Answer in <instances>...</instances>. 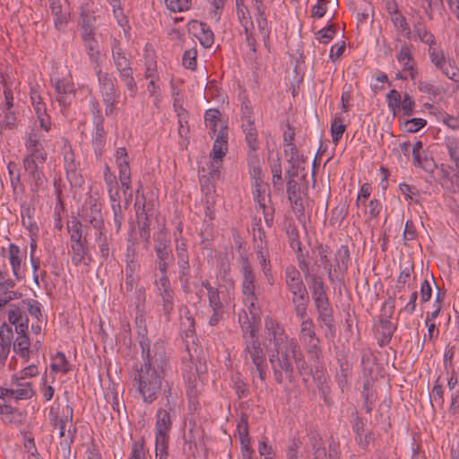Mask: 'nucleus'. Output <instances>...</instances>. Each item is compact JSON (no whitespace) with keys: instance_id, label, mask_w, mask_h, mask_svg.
<instances>
[{"instance_id":"f257e3e1","label":"nucleus","mask_w":459,"mask_h":459,"mask_svg":"<svg viewBox=\"0 0 459 459\" xmlns=\"http://www.w3.org/2000/svg\"><path fill=\"white\" fill-rule=\"evenodd\" d=\"M264 330L269 342L273 343L274 348L269 356V361L275 381L278 384H282L284 378L290 381L293 377L292 359L299 371L306 366L297 340L290 337L283 326L272 316L265 317Z\"/></svg>"},{"instance_id":"f03ea898","label":"nucleus","mask_w":459,"mask_h":459,"mask_svg":"<svg viewBox=\"0 0 459 459\" xmlns=\"http://www.w3.org/2000/svg\"><path fill=\"white\" fill-rule=\"evenodd\" d=\"M143 363L134 376L138 393L143 403H153L160 394L167 374L168 363L162 342H157L152 348L141 342Z\"/></svg>"},{"instance_id":"7ed1b4c3","label":"nucleus","mask_w":459,"mask_h":459,"mask_svg":"<svg viewBox=\"0 0 459 459\" xmlns=\"http://www.w3.org/2000/svg\"><path fill=\"white\" fill-rule=\"evenodd\" d=\"M240 272L242 274L241 292L243 302L250 315L249 317L245 310H242L238 315V323L243 332V338H246L249 337L252 333L255 335L258 332L255 321L260 314L257 295L259 286L256 284L255 275L247 258L241 259Z\"/></svg>"},{"instance_id":"20e7f679","label":"nucleus","mask_w":459,"mask_h":459,"mask_svg":"<svg viewBox=\"0 0 459 459\" xmlns=\"http://www.w3.org/2000/svg\"><path fill=\"white\" fill-rule=\"evenodd\" d=\"M166 404L157 410L155 414V458L166 459L168 456V446L169 433L172 429V421L175 417L174 403L169 396L166 397Z\"/></svg>"},{"instance_id":"39448f33","label":"nucleus","mask_w":459,"mask_h":459,"mask_svg":"<svg viewBox=\"0 0 459 459\" xmlns=\"http://www.w3.org/2000/svg\"><path fill=\"white\" fill-rule=\"evenodd\" d=\"M99 90L105 106V114L108 117H116L117 114V104L120 97L116 77L100 67L96 69Z\"/></svg>"},{"instance_id":"423d86ee","label":"nucleus","mask_w":459,"mask_h":459,"mask_svg":"<svg viewBox=\"0 0 459 459\" xmlns=\"http://www.w3.org/2000/svg\"><path fill=\"white\" fill-rule=\"evenodd\" d=\"M112 60L118 73L119 79L124 83L129 97L134 99L138 90L134 78V71L129 58L117 41L112 45Z\"/></svg>"},{"instance_id":"0eeeda50","label":"nucleus","mask_w":459,"mask_h":459,"mask_svg":"<svg viewBox=\"0 0 459 459\" xmlns=\"http://www.w3.org/2000/svg\"><path fill=\"white\" fill-rule=\"evenodd\" d=\"M245 349L243 359L246 365H254L255 371L262 382L265 380L266 375V362L265 355L257 334L254 335L252 333L249 337L244 338Z\"/></svg>"},{"instance_id":"6e6552de","label":"nucleus","mask_w":459,"mask_h":459,"mask_svg":"<svg viewBox=\"0 0 459 459\" xmlns=\"http://www.w3.org/2000/svg\"><path fill=\"white\" fill-rule=\"evenodd\" d=\"M428 55L436 69L448 79L459 82V68L455 65V61L445 54L438 44L428 48Z\"/></svg>"},{"instance_id":"1a4fd4ad","label":"nucleus","mask_w":459,"mask_h":459,"mask_svg":"<svg viewBox=\"0 0 459 459\" xmlns=\"http://www.w3.org/2000/svg\"><path fill=\"white\" fill-rule=\"evenodd\" d=\"M3 253H6V258L11 266L12 273L14 277V282L22 281L27 272V251L21 249L16 244H9L7 249L2 248ZM13 281V279H12Z\"/></svg>"},{"instance_id":"9d476101","label":"nucleus","mask_w":459,"mask_h":459,"mask_svg":"<svg viewBox=\"0 0 459 459\" xmlns=\"http://www.w3.org/2000/svg\"><path fill=\"white\" fill-rule=\"evenodd\" d=\"M236 12L238 19L244 28L247 46L253 51H255V27L252 21L250 12L244 4V0H236Z\"/></svg>"},{"instance_id":"9b49d317","label":"nucleus","mask_w":459,"mask_h":459,"mask_svg":"<svg viewBox=\"0 0 459 459\" xmlns=\"http://www.w3.org/2000/svg\"><path fill=\"white\" fill-rule=\"evenodd\" d=\"M311 293L318 314V320L331 331L333 328L334 320L333 308L330 305L326 290L313 291Z\"/></svg>"},{"instance_id":"f8f14e48","label":"nucleus","mask_w":459,"mask_h":459,"mask_svg":"<svg viewBox=\"0 0 459 459\" xmlns=\"http://www.w3.org/2000/svg\"><path fill=\"white\" fill-rule=\"evenodd\" d=\"M299 338L306 347L307 353L314 354L316 357L318 356L319 338L316 333L315 324L313 320H306L300 322Z\"/></svg>"},{"instance_id":"ddd939ff","label":"nucleus","mask_w":459,"mask_h":459,"mask_svg":"<svg viewBox=\"0 0 459 459\" xmlns=\"http://www.w3.org/2000/svg\"><path fill=\"white\" fill-rule=\"evenodd\" d=\"M395 307L394 299L389 297L382 305L380 327L382 331L381 344L388 343L395 330V325L390 321Z\"/></svg>"},{"instance_id":"4468645a","label":"nucleus","mask_w":459,"mask_h":459,"mask_svg":"<svg viewBox=\"0 0 459 459\" xmlns=\"http://www.w3.org/2000/svg\"><path fill=\"white\" fill-rule=\"evenodd\" d=\"M188 370H184L183 376L188 396L195 398L203 389L205 373L200 371L197 367H194L192 363L188 365Z\"/></svg>"},{"instance_id":"2eb2a0df","label":"nucleus","mask_w":459,"mask_h":459,"mask_svg":"<svg viewBox=\"0 0 459 459\" xmlns=\"http://www.w3.org/2000/svg\"><path fill=\"white\" fill-rule=\"evenodd\" d=\"M396 60L401 68L410 75V79L414 81L418 76V69L413 56L412 46L407 43L402 45L396 53Z\"/></svg>"},{"instance_id":"dca6fc26","label":"nucleus","mask_w":459,"mask_h":459,"mask_svg":"<svg viewBox=\"0 0 459 459\" xmlns=\"http://www.w3.org/2000/svg\"><path fill=\"white\" fill-rule=\"evenodd\" d=\"M285 282L288 290L292 294V298L308 295L300 273L295 266H288L285 269Z\"/></svg>"},{"instance_id":"f3484780","label":"nucleus","mask_w":459,"mask_h":459,"mask_svg":"<svg viewBox=\"0 0 459 459\" xmlns=\"http://www.w3.org/2000/svg\"><path fill=\"white\" fill-rule=\"evenodd\" d=\"M155 290L162 299L163 310L166 314L172 311L174 307V291L168 276H160L154 282Z\"/></svg>"},{"instance_id":"a211bd4d","label":"nucleus","mask_w":459,"mask_h":459,"mask_svg":"<svg viewBox=\"0 0 459 459\" xmlns=\"http://www.w3.org/2000/svg\"><path fill=\"white\" fill-rule=\"evenodd\" d=\"M14 281L8 277V273L0 267V290H4V292L0 294V311L5 307L9 302L22 297L21 292L11 290L14 288Z\"/></svg>"},{"instance_id":"6ab92c4d","label":"nucleus","mask_w":459,"mask_h":459,"mask_svg":"<svg viewBox=\"0 0 459 459\" xmlns=\"http://www.w3.org/2000/svg\"><path fill=\"white\" fill-rule=\"evenodd\" d=\"M7 325H13L16 333H28L29 318L22 307L18 306L10 307L7 310Z\"/></svg>"},{"instance_id":"aec40b11","label":"nucleus","mask_w":459,"mask_h":459,"mask_svg":"<svg viewBox=\"0 0 459 459\" xmlns=\"http://www.w3.org/2000/svg\"><path fill=\"white\" fill-rule=\"evenodd\" d=\"M51 81L55 87L57 101L62 107H67L70 104V96L75 91L73 82L67 78H55Z\"/></svg>"},{"instance_id":"412c9836","label":"nucleus","mask_w":459,"mask_h":459,"mask_svg":"<svg viewBox=\"0 0 459 459\" xmlns=\"http://www.w3.org/2000/svg\"><path fill=\"white\" fill-rule=\"evenodd\" d=\"M64 162L67 179L72 185L80 186L83 183V179L78 172V165L75 162L74 153L71 149L65 152Z\"/></svg>"},{"instance_id":"4be33fe9","label":"nucleus","mask_w":459,"mask_h":459,"mask_svg":"<svg viewBox=\"0 0 459 459\" xmlns=\"http://www.w3.org/2000/svg\"><path fill=\"white\" fill-rule=\"evenodd\" d=\"M0 417L4 424L20 426L26 420V413L11 405H0Z\"/></svg>"},{"instance_id":"5701e85b","label":"nucleus","mask_w":459,"mask_h":459,"mask_svg":"<svg viewBox=\"0 0 459 459\" xmlns=\"http://www.w3.org/2000/svg\"><path fill=\"white\" fill-rule=\"evenodd\" d=\"M13 341V332L12 326L7 323L0 325V362L4 363L11 351V345Z\"/></svg>"},{"instance_id":"b1692460","label":"nucleus","mask_w":459,"mask_h":459,"mask_svg":"<svg viewBox=\"0 0 459 459\" xmlns=\"http://www.w3.org/2000/svg\"><path fill=\"white\" fill-rule=\"evenodd\" d=\"M256 261L258 262L261 271L264 276V279L269 285L274 284V277L272 272V265L269 260V251L265 247L262 245L257 247L255 250Z\"/></svg>"},{"instance_id":"393cba45","label":"nucleus","mask_w":459,"mask_h":459,"mask_svg":"<svg viewBox=\"0 0 459 459\" xmlns=\"http://www.w3.org/2000/svg\"><path fill=\"white\" fill-rule=\"evenodd\" d=\"M264 0H252L253 6L255 10V22L257 26L258 34L265 39L269 35L268 22L265 15Z\"/></svg>"},{"instance_id":"a878e982","label":"nucleus","mask_w":459,"mask_h":459,"mask_svg":"<svg viewBox=\"0 0 459 459\" xmlns=\"http://www.w3.org/2000/svg\"><path fill=\"white\" fill-rule=\"evenodd\" d=\"M13 342V351L27 363L30 358V340L28 333H16Z\"/></svg>"},{"instance_id":"bb28decb","label":"nucleus","mask_w":459,"mask_h":459,"mask_svg":"<svg viewBox=\"0 0 459 459\" xmlns=\"http://www.w3.org/2000/svg\"><path fill=\"white\" fill-rule=\"evenodd\" d=\"M107 191L110 201L111 209L113 211L114 222L117 230H119L124 219L120 204L119 186L107 189Z\"/></svg>"},{"instance_id":"cd10ccee","label":"nucleus","mask_w":459,"mask_h":459,"mask_svg":"<svg viewBox=\"0 0 459 459\" xmlns=\"http://www.w3.org/2000/svg\"><path fill=\"white\" fill-rule=\"evenodd\" d=\"M315 264L324 267L327 271L328 279L333 281L332 264L328 259L329 248L326 246L319 245L312 250Z\"/></svg>"},{"instance_id":"c85d7f7f","label":"nucleus","mask_w":459,"mask_h":459,"mask_svg":"<svg viewBox=\"0 0 459 459\" xmlns=\"http://www.w3.org/2000/svg\"><path fill=\"white\" fill-rule=\"evenodd\" d=\"M228 152V133L227 126L221 125V131L217 134L210 156L223 159Z\"/></svg>"},{"instance_id":"c756f323","label":"nucleus","mask_w":459,"mask_h":459,"mask_svg":"<svg viewBox=\"0 0 459 459\" xmlns=\"http://www.w3.org/2000/svg\"><path fill=\"white\" fill-rule=\"evenodd\" d=\"M113 158L114 162L118 169V177L131 173L129 156L126 147L117 148Z\"/></svg>"},{"instance_id":"7c9ffc66","label":"nucleus","mask_w":459,"mask_h":459,"mask_svg":"<svg viewBox=\"0 0 459 459\" xmlns=\"http://www.w3.org/2000/svg\"><path fill=\"white\" fill-rule=\"evenodd\" d=\"M50 369L55 373L67 374L71 370V364L62 351L56 352L51 357Z\"/></svg>"},{"instance_id":"2f4dec72","label":"nucleus","mask_w":459,"mask_h":459,"mask_svg":"<svg viewBox=\"0 0 459 459\" xmlns=\"http://www.w3.org/2000/svg\"><path fill=\"white\" fill-rule=\"evenodd\" d=\"M14 389H13V395L15 400H28L32 398L36 392L33 388L32 383L26 382L22 383L21 381H17V383H12Z\"/></svg>"},{"instance_id":"473e14b6","label":"nucleus","mask_w":459,"mask_h":459,"mask_svg":"<svg viewBox=\"0 0 459 459\" xmlns=\"http://www.w3.org/2000/svg\"><path fill=\"white\" fill-rule=\"evenodd\" d=\"M415 276L413 275L412 267H405L403 269L397 278L396 291L400 292L405 290V288L415 289L414 286Z\"/></svg>"},{"instance_id":"72a5a7b5","label":"nucleus","mask_w":459,"mask_h":459,"mask_svg":"<svg viewBox=\"0 0 459 459\" xmlns=\"http://www.w3.org/2000/svg\"><path fill=\"white\" fill-rule=\"evenodd\" d=\"M23 164L26 171L29 173L30 179L34 186L38 187L43 185L45 177L38 164H34L31 159H24Z\"/></svg>"},{"instance_id":"f704fd0d","label":"nucleus","mask_w":459,"mask_h":459,"mask_svg":"<svg viewBox=\"0 0 459 459\" xmlns=\"http://www.w3.org/2000/svg\"><path fill=\"white\" fill-rule=\"evenodd\" d=\"M248 168L252 183L264 182V173L262 170V163L258 157L251 154L248 157Z\"/></svg>"},{"instance_id":"c9c22d12","label":"nucleus","mask_w":459,"mask_h":459,"mask_svg":"<svg viewBox=\"0 0 459 459\" xmlns=\"http://www.w3.org/2000/svg\"><path fill=\"white\" fill-rule=\"evenodd\" d=\"M194 28L198 30L196 37L200 43L205 48H210L214 41L213 32L210 27L204 22H196Z\"/></svg>"},{"instance_id":"e433bc0d","label":"nucleus","mask_w":459,"mask_h":459,"mask_svg":"<svg viewBox=\"0 0 459 459\" xmlns=\"http://www.w3.org/2000/svg\"><path fill=\"white\" fill-rule=\"evenodd\" d=\"M178 266L179 269V281L185 292L189 291V279H190V264L189 256L178 258Z\"/></svg>"},{"instance_id":"4c0bfd02","label":"nucleus","mask_w":459,"mask_h":459,"mask_svg":"<svg viewBox=\"0 0 459 459\" xmlns=\"http://www.w3.org/2000/svg\"><path fill=\"white\" fill-rule=\"evenodd\" d=\"M414 35L420 39L422 43L431 48L432 46L437 44L435 36L428 30L422 22H418L413 26Z\"/></svg>"},{"instance_id":"58836bf2","label":"nucleus","mask_w":459,"mask_h":459,"mask_svg":"<svg viewBox=\"0 0 459 459\" xmlns=\"http://www.w3.org/2000/svg\"><path fill=\"white\" fill-rule=\"evenodd\" d=\"M291 301L294 305L296 316L300 320V322L312 320V318L307 316V306L309 302L308 295L306 297L292 298Z\"/></svg>"},{"instance_id":"ea45409f","label":"nucleus","mask_w":459,"mask_h":459,"mask_svg":"<svg viewBox=\"0 0 459 459\" xmlns=\"http://www.w3.org/2000/svg\"><path fill=\"white\" fill-rule=\"evenodd\" d=\"M204 120L206 126L215 134L221 131V125L225 126L221 121V112L218 109L211 108L205 112Z\"/></svg>"},{"instance_id":"a19ab883","label":"nucleus","mask_w":459,"mask_h":459,"mask_svg":"<svg viewBox=\"0 0 459 459\" xmlns=\"http://www.w3.org/2000/svg\"><path fill=\"white\" fill-rule=\"evenodd\" d=\"M243 131L246 134V140L249 148L254 152L257 149V131L255 127L254 123L247 118L245 123L242 124Z\"/></svg>"},{"instance_id":"79ce46f5","label":"nucleus","mask_w":459,"mask_h":459,"mask_svg":"<svg viewBox=\"0 0 459 459\" xmlns=\"http://www.w3.org/2000/svg\"><path fill=\"white\" fill-rule=\"evenodd\" d=\"M199 173V182L203 195L215 194V181L217 179L212 178L211 174L206 173L204 169L200 170Z\"/></svg>"},{"instance_id":"37998d69","label":"nucleus","mask_w":459,"mask_h":459,"mask_svg":"<svg viewBox=\"0 0 459 459\" xmlns=\"http://www.w3.org/2000/svg\"><path fill=\"white\" fill-rule=\"evenodd\" d=\"M89 222L97 230L96 236L102 231L104 227V220L101 214L100 205L94 204L91 207V214L89 215Z\"/></svg>"},{"instance_id":"c03bdc74","label":"nucleus","mask_w":459,"mask_h":459,"mask_svg":"<svg viewBox=\"0 0 459 459\" xmlns=\"http://www.w3.org/2000/svg\"><path fill=\"white\" fill-rule=\"evenodd\" d=\"M106 142V132L102 126V119H100V123L97 125L95 133L92 138V144L95 150V152L102 153L103 148Z\"/></svg>"},{"instance_id":"a18cd8bd","label":"nucleus","mask_w":459,"mask_h":459,"mask_svg":"<svg viewBox=\"0 0 459 459\" xmlns=\"http://www.w3.org/2000/svg\"><path fill=\"white\" fill-rule=\"evenodd\" d=\"M267 185L264 182L252 183V193L259 208H264Z\"/></svg>"},{"instance_id":"49530a36","label":"nucleus","mask_w":459,"mask_h":459,"mask_svg":"<svg viewBox=\"0 0 459 459\" xmlns=\"http://www.w3.org/2000/svg\"><path fill=\"white\" fill-rule=\"evenodd\" d=\"M444 144L448 152L450 159L455 162V165L459 169V142L455 137H446Z\"/></svg>"},{"instance_id":"de8ad7c7","label":"nucleus","mask_w":459,"mask_h":459,"mask_svg":"<svg viewBox=\"0 0 459 459\" xmlns=\"http://www.w3.org/2000/svg\"><path fill=\"white\" fill-rule=\"evenodd\" d=\"M33 212L34 209L29 206L23 208L22 211V223L31 234H36L39 229L33 220Z\"/></svg>"},{"instance_id":"09e8293b","label":"nucleus","mask_w":459,"mask_h":459,"mask_svg":"<svg viewBox=\"0 0 459 459\" xmlns=\"http://www.w3.org/2000/svg\"><path fill=\"white\" fill-rule=\"evenodd\" d=\"M38 366L35 364L29 365L22 370L13 374L11 377V383H17V381L24 380L26 378L35 377L39 375Z\"/></svg>"},{"instance_id":"8fccbe9b","label":"nucleus","mask_w":459,"mask_h":459,"mask_svg":"<svg viewBox=\"0 0 459 459\" xmlns=\"http://www.w3.org/2000/svg\"><path fill=\"white\" fill-rule=\"evenodd\" d=\"M203 285L207 290L209 305L212 309H222V304L220 299V293L217 288L211 286L209 281L203 282Z\"/></svg>"},{"instance_id":"3c124183","label":"nucleus","mask_w":459,"mask_h":459,"mask_svg":"<svg viewBox=\"0 0 459 459\" xmlns=\"http://www.w3.org/2000/svg\"><path fill=\"white\" fill-rule=\"evenodd\" d=\"M346 126L343 124V119L336 116L331 124V134L333 138V143L336 145L340 139L342 137L343 133L345 132Z\"/></svg>"},{"instance_id":"603ef678","label":"nucleus","mask_w":459,"mask_h":459,"mask_svg":"<svg viewBox=\"0 0 459 459\" xmlns=\"http://www.w3.org/2000/svg\"><path fill=\"white\" fill-rule=\"evenodd\" d=\"M72 255L71 259L74 264L79 265L84 263L87 249L82 242L72 243L71 244Z\"/></svg>"},{"instance_id":"864d4df0","label":"nucleus","mask_w":459,"mask_h":459,"mask_svg":"<svg viewBox=\"0 0 459 459\" xmlns=\"http://www.w3.org/2000/svg\"><path fill=\"white\" fill-rule=\"evenodd\" d=\"M84 46L90 61L100 66V52L98 40L96 39L88 40V42L84 43Z\"/></svg>"},{"instance_id":"5fc2aeb1","label":"nucleus","mask_w":459,"mask_h":459,"mask_svg":"<svg viewBox=\"0 0 459 459\" xmlns=\"http://www.w3.org/2000/svg\"><path fill=\"white\" fill-rule=\"evenodd\" d=\"M155 253L170 248V238L164 230H159L153 237Z\"/></svg>"},{"instance_id":"6e6d98bb","label":"nucleus","mask_w":459,"mask_h":459,"mask_svg":"<svg viewBox=\"0 0 459 459\" xmlns=\"http://www.w3.org/2000/svg\"><path fill=\"white\" fill-rule=\"evenodd\" d=\"M127 459H148V450L143 440H135L132 443Z\"/></svg>"},{"instance_id":"4d7b16f0","label":"nucleus","mask_w":459,"mask_h":459,"mask_svg":"<svg viewBox=\"0 0 459 459\" xmlns=\"http://www.w3.org/2000/svg\"><path fill=\"white\" fill-rule=\"evenodd\" d=\"M0 117L4 128L12 130L17 126V117L13 108L1 109Z\"/></svg>"},{"instance_id":"13d9d810","label":"nucleus","mask_w":459,"mask_h":459,"mask_svg":"<svg viewBox=\"0 0 459 459\" xmlns=\"http://www.w3.org/2000/svg\"><path fill=\"white\" fill-rule=\"evenodd\" d=\"M401 94L398 91L393 89L386 95V102L388 108L393 114H396V112L400 109L401 106Z\"/></svg>"},{"instance_id":"bf43d9fd","label":"nucleus","mask_w":459,"mask_h":459,"mask_svg":"<svg viewBox=\"0 0 459 459\" xmlns=\"http://www.w3.org/2000/svg\"><path fill=\"white\" fill-rule=\"evenodd\" d=\"M430 399L431 401L435 402L440 406H443L445 400H444V388L442 384L440 383V377H437V380L434 383V385L432 387L431 393H430Z\"/></svg>"},{"instance_id":"052dcab7","label":"nucleus","mask_w":459,"mask_h":459,"mask_svg":"<svg viewBox=\"0 0 459 459\" xmlns=\"http://www.w3.org/2000/svg\"><path fill=\"white\" fill-rule=\"evenodd\" d=\"M196 56L197 50L195 48H190L184 52L182 62L183 65L190 70H195L196 67Z\"/></svg>"},{"instance_id":"680f3d73","label":"nucleus","mask_w":459,"mask_h":459,"mask_svg":"<svg viewBox=\"0 0 459 459\" xmlns=\"http://www.w3.org/2000/svg\"><path fill=\"white\" fill-rule=\"evenodd\" d=\"M335 36L334 25L325 27L317 31L316 39L320 43L328 44Z\"/></svg>"},{"instance_id":"e2e57ef3","label":"nucleus","mask_w":459,"mask_h":459,"mask_svg":"<svg viewBox=\"0 0 459 459\" xmlns=\"http://www.w3.org/2000/svg\"><path fill=\"white\" fill-rule=\"evenodd\" d=\"M221 166H222V159L221 158H214L212 156H210V161L208 164L207 173L211 174L212 178L219 179L221 177Z\"/></svg>"},{"instance_id":"0e129e2a","label":"nucleus","mask_w":459,"mask_h":459,"mask_svg":"<svg viewBox=\"0 0 459 459\" xmlns=\"http://www.w3.org/2000/svg\"><path fill=\"white\" fill-rule=\"evenodd\" d=\"M167 8L173 12H183L190 7L189 0H164Z\"/></svg>"},{"instance_id":"69168bd1","label":"nucleus","mask_w":459,"mask_h":459,"mask_svg":"<svg viewBox=\"0 0 459 459\" xmlns=\"http://www.w3.org/2000/svg\"><path fill=\"white\" fill-rule=\"evenodd\" d=\"M204 202L205 205L204 213L205 216L209 218L210 221H212L215 218V203L216 197L215 194L213 195H205L204 197Z\"/></svg>"},{"instance_id":"338daca9","label":"nucleus","mask_w":459,"mask_h":459,"mask_svg":"<svg viewBox=\"0 0 459 459\" xmlns=\"http://www.w3.org/2000/svg\"><path fill=\"white\" fill-rule=\"evenodd\" d=\"M103 179L107 186V189L115 188L118 186V182L116 175L111 170L108 164H105L103 168Z\"/></svg>"},{"instance_id":"774afa93","label":"nucleus","mask_w":459,"mask_h":459,"mask_svg":"<svg viewBox=\"0 0 459 459\" xmlns=\"http://www.w3.org/2000/svg\"><path fill=\"white\" fill-rule=\"evenodd\" d=\"M427 125L423 118H411L404 122V129L409 133H416Z\"/></svg>"}]
</instances>
